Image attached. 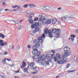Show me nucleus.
Masks as SVG:
<instances>
[{"label": "nucleus", "instance_id": "nucleus-3", "mask_svg": "<svg viewBox=\"0 0 78 78\" xmlns=\"http://www.w3.org/2000/svg\"><path fill=\"white\" fill-rule=\"evenodd\" d=\"M45 55H43L41 56V59H39L38 61L37 60V61L40 63L42 65H44L45 64Z\"/></svg>", "mask_w": 78, "mask_h": 78}, {"label": "nucleus", "instance_id": "nucleus-9", "mask_svg": "<svg viewBox=\"0 0 78 78\" xmlns=\"http://www.w3.org/2000/svg\"><path fill=\"white\" fill-rule=\"evenodd\" d=\"M7 44V43L6 42H3V40H0V45L1 46V47H3V46H4V45H5Z\"/></svg>", "mask_w": 78, "mask_h": 78}, {"label": "nucleus", "instance_id": "nucleus-50", "mask_svg": "<svg viewBox=\"0 0 78 78\" xmlns=\"http://www.w3.org/2000/svg\"><path fill=\"white\" fill-rule=\"evenodd\" d=\"M27 47H28V48H31V46H30V45H28L27 46Z\"/></svg>", "mask_w": 78, "mask_h": 78}, {"label": "nucleus", "instance_id": "nucleus-7", "mask_svg": "<svg viewBox=\"0 0 78 78\" xmlns=\"http://www.w3.org/2000/svg\"><path fill=\"white\" fill-rule=\"evenodd\" d=\"M39 23L37 22L35 23V24H32L31 25V28L32 29H34L35 27H38L39 26Z\"/></svg>", "mask_w": 78, "mask_h": 78}, {"label": "nucleus", "instance_id": "nucleus-2", "mask_svg": "<svg viewBox=\"0 0 78 78\" xmlns=\"http://www.w3.org/2000/svg\"><path fill=\"white\" fill-rule=\"evenodd\" d=\"M37 37H38V39L36 40L35 41V43L36 44L37 46H40V44H39V42H40L41 44H42L43 41H42V37L41 36H37Z\"/></svg>", "mask_w": 78, "mask_h": 78}, {"label": "nucleus", "instance_id": "nucleus-58", "mask_svg": "<svg viewBox=\"0 0 78 78\" xmlns=\"http://www.w3.org/2000/svg\"><path fill=\"white\" fill-rule=\"evenodd\" d=\"M8 10L9 9H5V10L6 11H8Z\"/></svg>", "mask_w": 78, "mask_h": 78}, {"label": "nucleus", "instance_id": "nucleus-27", "mask_svg": "<svg viewBox=\"0 0 78 78\" xmlns=\"http://www.w3.org/2000/svg\"><path fill=\"white\" fill-rule=\"evenodd\" d=\"M19 21H20V20H15L14 21V22L15 23H16V24H17L18 23H19Z\"/></svg>", "mask_w": 78, "mask_h": 78}, {"label": "nucleus", "instance_id": "nucleus-4", "mask_svg": "<svg viewBox=\"0 0 78 78\" xmlns=\"http://www.w3.org/2000/svg\"><path fill=\"white\" fill-rule=\"evenodd\" d=\"M61 31V29H57L56 28H54L52 29V33L55 34V35H56L57 34H59Z\"/></svg>", "mask_w": 78, "mask_h": 78}, {"label": "nucleus", "instance_id": "nucleus-60", "mask_svg": "<svg viewBox=\"0 0 78 78\" xmlns=\"http://www.w3.org/2000/svg\"><path fill=\"white\" fill-rule=\"evenodd\" d=\"M12 11H16V9H13L12 10Z\"/></svg>", "mask_w": 78, "mask_h": 78}, {"label": "nucleus", "instance_id": "nucleus-17", "mask_svg": "<svg viewBox=\"0 0 78 78\" xmlns=\"http://www.w3.org/2000/svg\"><path fill=\"white\" fill-rule=\"evenodd\" d=\"M57 21H58V20H57L56 19H53L52 20L51 22L53 24H55V23Z\"/></svg>", "mask_w": 78, "mask_h": 78}, {"label": "nucleus", "instance_id": "nucleus-5", "mask_svg": "<svg viewBox=\"0 0 78 78\" xmlns=\"http://www.w3.org/2000/svg\"><path fill=\"white\" fill-rule=\"evenodd\" d=\"M37 46L36 44L34 45L32 47L33 51L32 52V53L33 55H36V52H37Z\"/></svg>", "mask_w": 78, "mask_h": 78}, {"label": "nucleus", "instance_id": "nucleus-10", "mask_svg": "<svg viewBox=\"0 0 78 78\" xmlns=\"http://www.w3.org/2000/svg\"><path fill=\"white\" fill-rule=\"evenodd\" d=\"M69 55H70V52L69 51H67L66 52H65L64 54V57L65 56L67 57L69 56Z\"/></svg>", "mask_w": 78, "mask_h": 78}, {"label": "nucleus", "instance_id": "nucleus-37", "mask_svg": "<svg viewBox=\"0 0 78 78\" xmlns=\"http://www.w3.org/2000/svg\"><path fill=\"white\" fill-rule=\"evenodd\" d=\"M47 6H44L43 7V9H44V10H47Z\"/></svg>", "mask_w": 78, "mask_h": 78}, {"label": "nucleus", "instance_id": "nucleus-21", "mask_svg": "<svg viewBox=\"0 0 78 78\" xmlns=\"http://www.w3.org/2000/svg\"><path fill=\"white\" fill-rule=\"evenodd\" d=\"M57 58L59 60H60L61 59V55L59 54H57Z\"/></svg>", "mask_w": 78, "mask_h": 78}, {"label": "nucleus", "instance_id": "nucleus-15", "mask_svg": "<svg viewBox=\"0 0 78 78\" xmlns=\"http://www.w3.org/2000/svg\"><path fill=\"white\" fill-rule=\"evenodd\" d=\"M42 20H43V22L44 23V24H45V23H46L47 22V21H48V20L45 18V17H44Z\"/></svg>", "mask_w": 78, "mask_h": 78}, {"label": "nucleus", "instance_id": "nucleus-36", "mask_svg": "<svg viewBox=\"0 0 78 78\" xmlns=\"http://www.w3.org/2000/svg\"><path fill=\"white\" fill-rule=\"evenodd\" d=\"M29 23H30V24H32V23H33V20H31L30 21H29Z\"/></svg>", "mask_w": 78, "mask_h": 78}, {"label": "nucleus", "instance_id": "nucleus-16", "mask_svg": "<svg viewBox=\"0 0 78 78\" xmlns=\"http://www.w3.org/2000/svg\"><path fill=\"white\" fill-rule=\"evenodd\" d=\"M32 68L34 71H37V70H38V67H37L36 66L32 67Z\"/></svg>", "mask_w": 78, "mask_h": 78}, {"label": "nucleus", "instance_id": "nucleus-59", "mask_svg": "<svg viewBox=\"0 0 78 78\" xmlns=\"http://www.w3.org/2000/svg\"><path fill=\"white\" fill-rule=\"evenodd\" d=\"M67 72H68V73H70V72H71V71L68 70L67 71Z\"/></svg>", "mask_w": 78, "mask_h": 78}, {"label": "nucleus", "instance_id": "nucleus-42", "mask_svg": "<svg viewBox=\"0 0 78 78\" xmlns=\"http://www.w3.org/2000/svg\"><path fill=\"white\" fill-rule=\"evenodd\" d=\"M45 64L46 65H48L49 64V62L48 61H46L45 62Z\"/></svg>", "mask_w": 78, "mask_h": 78}, {"label": "nucleus", "instance_id": "nucleus-30", "mask_svg": "<svg viewBox=\"0 0 78 78\" xmlns=\"http://www.w3.org/2000/svg\"><path fill=\"white\" fill-rule=\"evenodd\" d=\"M61 20H63V21H65L66 20V17H63L61 18Z\"/></svg>", "mask_w": 78, "mask_h": 78}, {"label": "nucleus", "instance_id": "nucleus-57", "mask_svg": "<svg viewBox=\"0 0 78 78\" xmlns=\"http://www.w3.org/2000/svg\"><path fill=\"white\" fill-rule=\"evenodd\" d=\"M24 2H28V0H22Z\"/></svg>", "mask_w": 78, "mask_h": 78}, {"label": "nucleus", "instance_id": "nucleus-22", "mask_svg": "<svg viewBox=\"0 0 78 78\" xmlns=\"http://www.w3.org/2000/svg\"><path fill=\"white\" fill-rule=\"evenodd\" d=\"M57 62L58 64H63V63L64 62V61H63V60H61L60 61H57Z\"/></svg>", "mask_w": 78, "mask_h": 78}, {"label": "nucleus", "instance_id": "nucleus-31", "mask_svg": "<svg viewBox=\"0 0 78 78\" xmlns=\"http://www.w3.org/2000/svg\"><path fill=\"white\" fill-rule=\"evenodd\" d=\"M20 6H19V7H18L17 9H16V12H17L18 11H19V9H20Z\"/></svg>", "mask_w": 78, "mask_h": 78}, {"label": "nucleus", "instance_id": "nucleus-43", "mask_svg": "<svg viewBox=\"0 0 78 78\" xmlns=\"http://www.w3.org/2000/svg\"><path fill=\"white\" fill-rule=\"evenodd\" d=\"M57 34L56 35H57V34H58L57 36H58V37H60V36H61V34H59V33L58 34Z\"/></svg>", "mask_w": 78, "mask_h": 78}, {"label": "nucleus", "instance_id": "nucleus-28", "mask_svg": "<svg viewBox=\"0 0 78 78\" xmlns=\"http://www.w3.org/2000/svg\"><path fill=\"white\" fill-rule=\"evenodd\" d=\"M6 59L3 60L2 61V64H6Z\"/></svg>", "mask_w": 78, "mask_h": 78}, {"label": "nucleus", "instance_id": "nucleus-46", "mask_svg": "<svg viewBox=\"0 0 78 78\" xmlns=\"http://www.w3.org/2000/svg\"><path fill=\"white\" fill-rule=\"evenodd\" d=\"M37 72H38V71H37L36 72L32 73H33V74H36V73H37Z\"/></svg>", "mask_w": 78, "mask_h": 78}, {"label": "nucleus", "instance_id": "nucleus-20", "mask_svg": "<svg viewBox=\"0 0 78 78\" xmlns=\"http://www.w3.org/2000/svg\"><path fill=\"white\" fill-rule=\"evenodd\" d=\"M40 20H41V18H38L37 17L34 19V22H36V21H38V22Z\"/></svg>", "mask_w": 78, "mask_h": 78}, {"label": "nucleus", "instance_id": "nucleus-55", "mask_svg": "<svg viewBox=\"0 0 78 78\" xmlns=\"http://www.w3.org/2000/svg\"><path fill=\"white\" fill-rule=\"evenodd\" d=\"M12 8H15V5H13L12 6Z\"/></svg>", "mask_w": 78, "mask_h": 78}, {"label": "nucleus", "instance_id": "nucleus-29", "mask_svg": "<svg viewBox=\"0 0 78 78\" xmlns=\"http://www.w3.org/2000/svg\"><path fill=\"white\" fill-rule=\"evenodd\" d=\"M71 40L73 41L74 38L75 37V36L74 35H72L71 36Z\"/></svg>", "mask_w": 78, "mask_h": 78}, {"label": "nucleus", "instance_id": "nucleus-53", "mask_svg": "<svg viewBox=\"0 0 78 78\" xmlns=\"http://www.w3.org/2000/svg\"><path fill=\"white\" fill-rule=\"evenodd\" d=\"M58 10H61V8L59 7L58 9Z\"/></svg>", "mask_w": 78, "mask_h": 78}, {"label": "nucleus", "instance_id": "nucleus-35", "mask_svg": "<svg viewBox=\"0 0 78 78\" xmlns=\"http://www.w3.org/2000/svg\"><path fill=\"white\" fill-rule=\"evenodd\" d=\"M33 19V17L31 16H30L29 17V20L30 21L31 20H32Z\"/></svg>", "mask_w": 78, "mask_h": 78}, {"label": "nucleus", "instance_id": "nucleus-19", "mask_svg": "<svg viewBox=\"0 0 78 78\" xmlns=\"http://www.w3.org/2000/svg\"><path fill=\"white\" fill-rule=\"evenodd\" d=\"M39 56H38V55H35L34 56L33 58L34 59L36 60V59H37L39 58Z\"/></svg>", "mask_w": 78, "mask_h": 78}, {"label": "nucleus", "instance_id": "nucleus-8", "mask_svg": "<svg viewBox=\"0 0 78 78\" xmlns=\"http://www.w3.org/2000/svg\"><path fill=\"white\" fill-rule=\"evenodd\" d=\"M39 31V29L38 27H36L35 29L32 31V33H33V34H36V33Z\"/></svg>", "mask_w": 78, "mask_h": 78}, {"label": "nucleus", "instance_id": "nucleus-32", "mask_svg": "<svg viewBox=\"0 0 78 78\" xmlns=\"http://www.w3.org/2000/svg\"><path fill=\"white\" fill-rule=\"evenodd\" d=\"M28 5L26 4V5H24L23 6V7L24 8H27V7H28Z\"/></svg>", "mask_w": 78, "mask_h": 78}, {"label": "nucleus", "instance_id": "nucleus-44", "mask_svg": "<svg viewBox=\"0 0 78 78\" xmlns=\"http://www.w3.org/2000/svg\"><path fill=\"white\" fill-rule=\"evenodd\" d=\"M74 59L76 60V59H77V57L76 56H75L74 58Z\"/></svg>", "mask_w": 78, "mask_h": 78}, {"label": "nucleus", "instance_id": "nucleus-24", "mask_svg": "<svg viewBox=\"0 0 78 78\" xmlns=\"http://www.w3.org/2000/svg\"><path fill=\"white\" fill-rule=\"evenodd\" d=\"M29 6L31 8H33V7H36V5L34 4H30Z\"/></svg>", "mask_w": 78, "mask_h": 78}, {"label": "nucleus", "instance_id": "nucleus-6", "mask_svg": "<svg viewBox=\"0 0 78 78\" xmlns=\"http://www.w3.org/2000/svg\"><path fill=\"white\" fill-rule=\"evenodd\" d=\"M40 20L38 21V24L39 25H42V24H44V20H43V18H41Z\"/></svg>", "mask_w": 78, "mask_h": 78}, {"label": "nucleus", "instance_id": "nucleus-12", "mask_svg": "<svg viewBox=\"0 0 78 78\" xmlns=\"http://www.w3.org/2000/svg\"><path fill=\"white\" fill-rule=\"evenodd\" d=\"M69 47H65L64 48V50L65 51H69L70 50Z\"/></svg>", "mask_w": 78, "mask_h": 78}, {"label": "nucleus", "instance_id": "nucleus-14", "mask_svg": "<svg viewBox=\"0 0 78 78\" xmlns=\"http://www.w3.org/2000/svg\"><path fill=\"white\" fill-rule=\"evenodd\" d=\"M36 54H34V55H37L39 57V56H41V52L40 51H37V52L36 51Z\"/></svg>", "mask_w": 78, "mask_h": 78}, {"label": "nucleus", "instance_id": "nucleus-62", "mask_svg": "<svg viewBox=\"0 0 78 78\" xmlns=\"http://www.w3.org/2000/svg\"><path fill=\"white\" fill-rule=\"evenodd\" d=\"M17 49L18 50H19L20 49V47H18L17 48Z\"/></svg>", "mask_w": 78, "mask_h": 78}, {"label": "nucleus", "instance_id": "nucleus-45", "mask_svg": "<svg viewBox=\"0 0 78 78\" xmlns=\"http://www.w3.org/2000/svg\"><path fill=\"white\" fill-rule=\"evenodd\" d=\"M52 60H51V58H48V62H51Z\"/></svg>", "mask_w": 78, "mask_h": 78}, {"label": "nucleus", "instance_id": "nucleus-40", "mask_svg": "<svg viewBox=\"0 0 78 78\" xmlns=\"http://www.w3.org/2000/svg\"><path fill=\"white\" fill-rule=\"evenodd\" d=\"M46 10H48V9H51L50 7H49V6H46Z\"/></svg>", "mask_w": 78, "mask_h": 78}, {"label": "nucleus", "instance_id": "nucleus-56", "mask_svg": "<svg viewBox=\"0 0 78 78\" xmlns=\"http://www.w3.org/2000/svg\"><path fill=\"white\" fill-rule=\"evenodd\" d=\"M5 55H7V54H8V52H5Z\"/></svg>", "mask_w": 78, "mask_h": 78}, {"label": "nucleus", "instance_id": "nucleus-39", "mask_svg": "<svg viewBox=\"0 0 78 78\" xmlns=\"http://www.w3.org/2000/svg\"><path fill=\"white\" fill-rule=\"evenodd\" d=\"M0 78H5V76H3L1 74H0Z\"/></svg>", "mask_w": 78, "mask_h": 78}, {"label": "nucleus", "instance_id": "nucleus-48", "mask_svg": "<svg viewBox=\"0 0 78 78\" xmlns=\"http://www.w3.org/2000/svg\"><path fill=\"white\" fill-rule=\"evenodd\" d=\"M5 0H0V2H3L5 1Z\"/></svg>", "mask_w": 78, "mask_h": 78}, {"label": "nucleus", "instance_id": "nucleus-26", "mask_svg": "<svg viewBox=\"0 0 78 78\" xmlns=\"http://www.w3.org/2000/svg\"><path fill=\"white\" fill-rule=\"evenodd\" d=\"M5 36L3 34H0V37H2L3 39L5 38Z\"/></svg>", "mask_w": 78, "mask_h": 78}, {"label": "nucleus", "instance_id": "nucleus-61", "mask_svg": "<svg viewBox=\"0 0 78 78\" xmlns=\"http://www.w3.org/2000/svg\"><path fill=\"white\" fill-rule=\"evenodd\" d=\"M75 72V70L71 71V72Z\"/></svg>", "mask_w": 78, "mask_h": 78}, {"label": "nucleus", "instance_id": "nucleus-38", "mask_svg": "<svg viewBox=\"0 0 78 78\" xmlns=\"http://www.w3.org/2000/svg\"><path fill=\"white\" fill-rule=\"evenodd\" d=\"M2 5H3V6H6V3H5V2H2Z\"/></svg>", "mask_w": 78, "mask_h": 78}, {"label": "nucleus", "instance_id": "nucleus-18", "mask_svg": "<svg viewBox=\"0 0 78 78\" xmlns=\"http://www.w3.org/2000/svg\"><path fill=\"white\" fill-rule=\"evenodd\" d=\"M22 64V66H21V68H23V67H25L26 66V63L25 62L23 61V62Z\"/></svg>", "mask_w": 78, "mask_h": 78}, {"label": "nucleus", "instance_id": "nucleus-54", "mask_svg": "<svg viewBox=\"0 0 78 78\" xmlns=\"http://www.w3.org/2000/svg\"><path fill=\"white\" fill-rule=\"evenodd\" d=\"M78 29L76 30V33H78Z\"/></svg>", "mask_w": 78, "mask_h": 78}, {"label": "nucleus", "instance_id": "nucleus-63", "mask_svg": "<svg viewBox=\"0 0 78 78\" xmlns=\"http://www.w3.org/2000/svg\"><path fill=\"white\" fill-rule=\"evenodd\" d=\"M59 76H57L56 77V78H59Z\"/></svg>", "mask_w": 78, "mask_h": 78}, {"label": "nucleus", "instance_id": "nucleus-11", "mask_svg": "<svg viewBox=\"0 0 78 78\" xmlns=\"http://www.w3.org/2000/svg\"><path fill=\"white\" fill-rule=\"evenodd\" d=\"M28 66H30L31 67H34V66H35V63L34 62H31L29 64H28Z\"/></svg>", "mask_w": 78, "mask_h": 78}, {"label": "nucleus", "instance_id": "nucleus-33", "mask_svg": "<svg viewBox=\"0 0 78 78\" xmlns=\"http://www.w3.org/2000/svg\"><path fill=\"white\" fill-rule=\"evenodd\" d=\"M70 64H67L66 66H65V67L66 68H69V66H70Z\"/></svg>", "mask_w": 78, "mask_h": 78}, {"label": "nucleus", "instance_id": "nucleus-23", "mask_svg": "<svg viewBox=\"0 0 78 78\" xmlns=\"http://www.w3.org/2000/svg\"><path fill=\"white\" fill-rule=\"evenodd\" d=\"M39 17L40 18H43V19H44V14L42 13H40L39 15Z\"/></svg>", "mask_w": 78, "mask_h": 78}, {"label": "nucleus", "instance_id": "nucleus-25", "mask_svg": "<svg viewBox=\"0 0 78 78\" xmlns=\"http://www.w3.org/2000/svg\"><path fill=\"white\" fill-rule=\"evenodd\" d=\"M24 72L26 73H28V69L27 68H25L24 70Z\"/></svg>", "mask_w": 78, "mask_h": 78}, {"label": "nucleus", "instance_id": "nucleus-52", "mask_svg": "<svg viewBox=\"0 0 78 78\" xmlns=\"http://www.w3.org/2000/svg\"><path fill=\"white\" fill-rule=\"evenodd\" d=\"M2 10H4V9H0V12H1V11H2Z\"/></svg>", "mask_w": 78, "mask_h": 78}, {"label": "nucleus", "instance_id": "nucleus-47", "mask_svg": "<svg viewBox=\"0 0 78 78\" xmlns=\"http://www.w3.org/2000/svg\"><path fill=\"white\" fill-rule=\"evenodd\" d=\"M51 52H52V53H54V54L55 53V51H54L51 50Z\"/></svg>", "mask_w": 78, "mask_h": 78}, {"label": "nucleus", "instance_id": "nucleus-41", "mask_svg": "<svg viewBox=\"0 0 78 78\" xmlns=\"http://www.w3.org/2000/svg\"><path fill=\"white\" fill-rule=\"evenodd\" d=\"M4 59H5L6 60H7L9 62H10V61H11V59H9V58H5Z\"/></svg>", "mask_w": 78, "mask_h": 78}, {"label": "nucleus", "instance_id": "nucleus-51", "mask_svg": "<svg viewBox=\"0 0 78 78\" xmlns=\"http://www.w3.org/2000/svg\"><path fill=\"white\" fill-rule=\"evenodd\" d=\"M12 49L13 50H14V46L12 47Z\"/></svg>", "mask_w": 78, "mask_h": 78}, {"label": "nucleus", "instance_id": "nucleus-34", "mask_svg": "<svg viewBox=\"0 0 78 78\" xmlns=\"http://www.w3.org/2000/svg\"><path fill=\"white\" fill-rule=\"evenodd\" d=\"M46 23H48V24L50 23H51V20H48V21Z\"/></svg>", "mask_w": 78, "mask_h": 78}, {"label": "nucleus", "instance_id": "nucleus-1", "mask_svg": "<svg viewBox=\"0 0 78 78\" xmlns=\"http://www.w3.org/2000/svg\"><path fill=\"white\" fill-rule=\"evenodd\" d=\"M44 33L42 35V36L43 38H44V37H45V35H47V34H48V36L49 37H53V34L51 33V32L50 31V30L49 31V30L48 28H46L44 29Z\"/></svg>", "mask_w": 78, "mask_h": 78}, {"label": "nucleus", "instance_id": "nucleus-64", "mask_svg": "<svg viewBox=\"0 0 78 78\" xmlns=\"http://www.w3.org/2000/svg\"><path fill=\"white\" fill-rule=\"evenodd\" d=\"M77 42H78V37H77Z\"/></svg>", "mask_w": 78, "mask_h": 78}, {"label": "nucleus", "instance_id": "nucleus-49", "mask_svg": "<svg viewBox=\"0 0 78 78\" xmlns=\"http://www.w3.org/2000/svg\"><path fill=\"white\" fill-rule=\"evenodd\" d=\"M18 6H18V5H15V8H17V7H18Z\"/></svg>", "mask_w": 78, "mask_h": 78}, {"label": "nucleus", "instance_id": "nucleus-13", "mask_svg": "<svg viewBox=\"0 0 78 78\" xmlns=\"http://www.w3.org/2000/svg\"><path fill=\"white\" fill-rule=\"evenodd\" d=\"M51 56L52 57V58H53V57H54V59L55 61H56L57 60V58L55 57V54H51Z\"/></svg>", "mask_w": 78, "mask_h": 78}]
</instances>
